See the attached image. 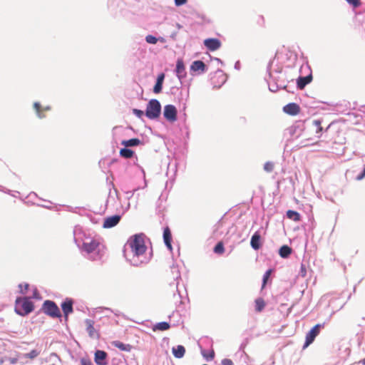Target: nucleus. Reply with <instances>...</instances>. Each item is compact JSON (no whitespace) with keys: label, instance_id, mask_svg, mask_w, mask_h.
<instances>
[{"label":"nucleus","instance_id":"nucleus-1","mask_svg":"<svg viewBox=\"0 0 365 365\" xmlns=\"http://www.w3.org/2000/svg\"><path fill=\"white\" fill-rule=\"evenodd\" d=\"M127 245L130 248V255L132 257L130 258V254L126 250H124V256L130 264L135 267H138L143 263H147L148 259L144 256L146 251V246L145 245L143 234H135L128 240Z\"/></svg>","mask_w":365,"mask_h":365},{"label":"nucleus","instance_id":"nucleus-2","mask_svg":"<svg viewBox=\"0 0 365 365\" xmlns=\"http://www.w3.org/2000/svg\"><path fill=\"white\" fill-rule=\"evenodd\" d=\"M279 56L277 53L267 66V71L272 81L279 83V86L287 88L285 74L282 73V66L279 64Z\"/></svg>","mask_w":365,"mask_h":365},{"label":"nucleus","instance_id":"nucleus-3","mask_svg":"<svg viewBox=\"0 0 365 365\" xmlns=\"http://www.w3.org/2000/svg\"><path fill=\"white\" fill-rule=\"evenodd\" d=\"M34 304L29 297H16L15 302V312L21 317H25L32 312Z\"/></svg>","mask_w":365,"mask_h":365},{"label":"nucleus","instance_id":"nucleus-4","mask_svg":"<svg viewBox=\"0 0 365 365\" xmlns=\"http://www.w3.org/2000/svg\"><path fill=\"white\" fill-rule=\"evenodd\" d=\"M78 247L82 251L86 252L88 254L92 253L98 250L97 255L93 258V259L98 260L102 258L103 255L101 254L100 244L94 239L87 238L83 242L81 245H78Z\"/></svg>","mask_w":365,"mask_h":365},{"label":"nucleus","instance_id":"nucleus-5","mask_svg":"<svg viewBox=\"0 0 365 365\" xmlns=\"http://www.w3.org/2000/svg\"><path fill=\"white\" fill-rule=\"evenodd\" d=\"M161 113V104L157 99H151L148 101L145 110V115L150 120L158 118Z\"/></svg>","mask_w":365,"mask_h":365},{"label":"nucleus","instance_id":"nucleus-6","mask_svg":"<svg viewBox=\"0 0 365 365\" xmlns=\"http://www.w3.org/2000/svg\"><path fill=\"white\" fill-rule=\"evenodd\" d=\"M42 309L43 310V312L52 317V318H59L61 319L62 314L61 313V311L53 301L51 300H46L43 302L42 305Z\"/></svg>","mask_w":365,"mask_h":365},{"label":"nucleus","instance_id":"nucleus-7","mask_svg":"<svg viewBox=\"0 0 365 365\" xmlns=\"http://www.w3.org/2000/svg\"><path fill=\"white\" fill-rule=\"evenodd\" d=\"M324 324H317L314 325L306 334L305 342L303 345V349L308 347L312 344L315 338L320 333L321 329L324 327Z\"/></svg>","mask_w":365,"mask_h":365},{"label":"nucleus","instance_id":"nucleus-8","mask_svg":"<svg viewBox=\"0 0 365 365\" xmlns=\"http://www.w3.org/2000/svg\"><path fill=\"white\" fill-rule=\"evenodd\" d=\"M163 116L169 122L173 123L177 120L178 110L175 106L168 104L164 106Z\"/></svg>","mask_w":365,"mask_h":365},{"label":"nucleus","instance_id":"nucleus-9","mask_svg":"<svg viewBox=\"0 0 365 365\" xmlns=\"http://www.w3.org/2000/svg\"><path fill=\"white\" fill-rule=\"evenodd\" d=\"M74 299L66 297L61 304L65 321L68 320V316L73 312Z\"/></svg>","mask_w":365,"mask_h":365},{"label":"nucleus","instance_id":"nucleus-10","mask_svg":"<svg viewBox=\"0 0 365 365\" xmlns=\"http://www.w3.org/2000/svg\"><path fill=\"white\" fill-rule=\"evenodd\" d=\"M175 72L176 76L180 80V83H182V80L187 76L185 63L182 58H178L176 61Z\"/></svg>","mask_w":365,"mask_h":365},{"label":"nucleus","instance_id":"nucleus-11","mask_svg":"<svg viewBox=\"0 0 365 365\" xmlns=\"http://www.w3.org/2000/svg\"><path fill=\"white\" fill-rule=\"evenodd\" d=\"M204 46L210 51L219 49L222 45L221 41L216 38H208L204 40Z\"/></svg>","mask_w":365,"mask_h":365},{"label":"nucleus","instance_id":"nucleus-12","mask_svg":"<svg viewBox=\"0 0 365 365\" xmlns=\"http://www.w3.org/2000/svg\"><path fill=\"white\" fill-rule=\"evenodd\" d=\"M108 354L103 350L98 349L94 353V361L97 365L108 364Z\"/></svg>","mask_w":365,"mask_h":365},{"label":"nucleus","instance_id":"nucleus-13","mask_svg":"<svg viewBox=\"0 0 365 365\" xmlns=\"http://www.w3.org/2000/svg\"><path fill=\"white\" fill-rule=\"evenodd\" d=\"M121 215H114L110 217H108L104 219L103 227V228H112L116 226L120 221Z\"/></svg>","mask_w":365,"mask_h":365},{"label":"nucleus","instance_id":"nucleus-14","mask_svg":"<svg viewBox=\"0 0 365 365\" xmlns=\"http://www.w3.org/2000/svg\"><path fill=\"white\" fill-rule=\"evenodd\" d=\"M207 71L206 64L201 60L194 61L190 66L191 72H199V73H204Z\"/></svg>","mask_w":365,"mask_h":365},{"label":"nucleus","instance_id":"nucleus-15","mask_svg":"<svg viewBox=\"0 0 365 365\" xmlns=\"http://www.w3.org/2000/svg\"><path fill=\"white\" fill-rule=\"evenodd\" d=\"M312 81V74L310 71L309 74L305 76H299L297 79V87L299 90L304 89L307 85L310 83Z\"/></svg>","mask_w":365,"mask_h":365},{"label":"nucleus","instance_id":"nucleus-16","mask_svg":"<svg viewBox=\"0 0 365 365\" xmlns=\"http://www.w3.org/2000/svg\"><path fill=\"white\" fill-rule=\"evenodd\" d=\"M283 111L290 115H296L300 112V107L296 103H289L283 107Z\"/></svg>","mask_w":365,"mask_h":365},{"label":"nucleus","instance_id":"nucleus-17","mask_svg":"<svg viewBox=\"0 0 365 365\" xmlns=\"http://www.w3.org/2000/svg\"><path fill=\"white\" fill-rule=\"evenodd\" d=\"M85 324L86 325V331L88 334V336L93 339H98L99 334L96 331L94 328V322L92 319H86L85 320Z\"/></svg>","mask_w":365,"mask_h":365},{"label":"nucleus","instance_id":"nucleus-18","mask_svg":"<svg viewBox=\"0 0 365 365\" xmlns=\"http://www.w3.org/2000/svg\"><path fill=\"white\" fill-rule=\"evenodd\" d=\"M250 245L255 250H258L261 247V235L259 231L255 232L250 240Z\"/></svg>","mask_w":365,"mask_h":365},{"label":"nucleus","instance_id":"nucleus-19","mask_svg":"<svg viewBox=\"0 0 365 365\" xmlns=\"http://www.w3.org/2000/svg\"><path fill=\"white\" fill-rule=\"evenodd\" d=\"M33 107L36 111L37 117L40 119L44 118L46 117V115L42 113L43 110H51V107L49 106L42 108L41 103L38 102H34Z\"/></svg>","mask_w":365,"mask_h":365},{"label":"nucleus","instance_id":"nucleus-20","mask_svg":"<svg viewBox=\"0 0 365 365\" xmlns=\"http://www.w3.org/2000/svg\"><path fill=\"white\" fill-rule=\"evenodd\" d=\"M292 252V247L287 245H284L279 249V255L283 259L289 258Z\"/></svg>","mask_w":365,"mask_h":365},{"label":"nucleus","instance_id":"nucleus-21","mask_svg":"<svg viewBox=\"0 0 365 365\" xmlns=\"http://www.w3.org/2000/svg\"><path fill=\"white\" fill-rule=\"evenodd\" d=\"M143 144V142L137 138H130L129 140H123L121 142V145L127 148L135 147Z\"/></svg>","mask_w":365,"mask_h":365},{"label":"nucleus","instance_id":"nucleus-22","mask_svg":"<svg viewBox=\"0 0 365 365\" xmlns=\"http://www.w3.org/2000/svg\"><path fill=\"white\" fill-rule=\"evenodd\" d=\"M172 352L173 356L177 359H181L185 354V349L182 345H178L173 347Z\"/></svg>","mask_w":365,"mask_h":365},{"label":"nucleus","instance_id":"nucleus-23","mask_svg":"<svg viewBox=\"0 0 365 365\" xmlns=\"http://www.w3.org/2000/svg\"><path fill=\"white\" fill-rule=\"evenodd\" d=\"M170 328V324L167 322H160L153 325L152 329L153 331H166Z\"/></svg>","mask_w":365,"mask_h":365},{"label":"nucleus","instance_id":"nucleus-24","mask_svg":"<svg viewBox=\"0 0 365 365\" xmlns=\"http://www.w3.org/2000/svg\"><path fill=\"white\" fill-rule=\"evenodd\" d=\"M120 155L125 159H129L135 155V152L129 148L125 147L120 150Z\"/></svg>","mask_w":365,"mask_h":365},{"label":"nucleus","instance_id":"nucleus-25","mask_svg":"<svg viewBox=\"0 0 365 365\" xmlns=\"http://www.w3.org/2000/svg\"><path fill=\"white\" fill-rule=\"evenodd\" d=\"M113 344L121 351L130 352L133 346L129 344H124L120 341H113Z\"/></svg>","mask_w":365,"mask_h":365},{"label":"nucleus","instance_id":"nucleus-26","mask_svg":"<svg viewBox=\"0 0 365 365\" xmlns=\"http://www.w3.org/2000/svg\"><path fill=\"white\" fill-rule=\"evenodd\" d=\"M286 216L287 218L292 220L294 222H299L301 220V215L298 212L292 210H287Z\"/></svg>","mask_w":365,"mask_h":365},{"label":"nucleus","instance_id":"nucleus-27","mask_svg":"<svg viewBox=\"0 0 365 365\" xmlns=\"http://www.w3.org/2000/svg\"><path fill=\"white\" fill-rule=\"evenodd\" d=\"M255 310L257 312H262L264 307H265V302L262 298H257L255 301Z\"/></svg>","mask_w":365,"mask_h":365},{"label":"nucleus","instance_id":"nucleus-28","mask_svg":"<svg viewBox=\"0 0 365 365\" xmlns=\"http://www.w3.org/2000/svg\"><path fill=\"white\" fill-rule=\"evenodd\" d=\"M279 89H284L287 90L288 92H291L287 88H284L283 86H279V83H276L275 82L272 81L269 83V90L271 92H276Z\"/></svg>","mask_w":365,"mask_h":365},{"label":"nucleus","instance_id":"nucleus-29","mask_svg":"<svg viewBox=\"0 0 365 365\" xmlns=\"http://www.w3.org/2000/svg\"><path fill=\"white\" fill-rule=\"evenodd\" d=\"M163 241L164 242H169L172 241V234L169 227H165L163 230Z\"/></svg>","mask_w":365,"mask_h":365},{"label":"nucleus","instance_id":"nucleus-30","mask_svg":"<svg viewBox=\"0 0 365 365\" xmlns=\"http://www.w3.org/2000/svg\"><path fill=\"white\" fill-rule=\"evenodd\" d=\"M170 268H171V272L173 275V279L176 280V279H178L179 278H180V271L178 269V266L175 264H173V265L170 267Z\"/></svg>","mask_w":365,"mask_h":365},{"label":"nucleus","instance_id":"nucleus-31","mask_svg":"<svg viewBox=\"0 0 365 365\" xmlns=\"http://www.w3.org/2000/svg\"><path fill=\"white\" fill-rule=\"evenodd\" d=\"M214 252L216 254H222L225 251L224 245L222 242H218L214 247Z\"/></svg>","mask_w":365,"mask_h":365},{"label":"nucleus","instance_id":"nucleus-32","mask_svg":"<svg viewBox=\"0 0 365 365\" xmlns=\"http://www.w3.org/2000/svg\"><path fill=\"white\" fill-rule=\"evenodd\" d=\"M40 351L37 349H33L30 352L25 354V358L34 359L40 354Z\"/></svg>","mask_w":365,"mask_h":365},{"label":"nucleus","instance_id":"nucleus-33","mask_svg":"<svg viewBox=\"0 0 365 365\" xmlns=\"http://www.w3.org/2000/svg\"><path fill=\"white\" fill-rule=\"evenodd\" d=\"M272 272V269H269L264 274L263 277H262V288L264 287H265V285H266V284L267 282V280L269 279V278L271 276Z\"/></svg>","mask_w":365,"mask_h":365},{"label":"nucleus","instance_id":"nucleus-34","mask_svg":"<svg viewBox=\"0 0 365 365\" xmlns=\"http://www.w3.org/2000/svg\"><path fill=\"white\" fill-rule=\"evenodd\" d=\"M145 39L149 44H156L158 41V37L151 34L147 35Z\"/></svg>","mask_w":365,"mask_h":365},{"label":"nucleus","instance_id":"nucleus-35","mask_svg":"<svg viewBox=\"0 0 365 365\" xmlns=\"http://www.w3.org/2000/svg\"><path fill=\"white\" fill-rule=\"evenodd\" d=\"M216 73L220 74L219 76L220 78V84L217 86L218 88H220L221 87L222 85H223L225 83V81H227V77L225 74L223 73V71L220 69L217 70Z\"/></svg>","mask_w":365,"mask_h":365},{"label":"nucleus","instance_id":"nucleus-36","mask_svg":"<svg viewBox=\"0 0 365 365\" xmlns=\"http://www.w3.org/2000/svg\"><path fill=\"white\" fill-rule=\"evenodd\" d=\"M264 170L267 173H271L274 170V163L272 162H266L264 165Z\"/></svg>","mask_w":365,"mask_h":365},{"label":"nucleus","instance_id":"nucleus-37","mask_svg":"<svg viewBox=\"0 0 365 365\" xmlns=\"http://www.w3.org/2000/svg\"><path fill=\"white\" fill-rule=\"evenodd\" d=\"M180 96H182V101L180 103L182 104L183 108H185L186 106V101L189 97V89L187 90L185 95L182 93V92H180Z\"/></svg>","mask_w":365,"mask_h":365},{"label":"nucleus","instance_id":"nucleus-38","mask_svg":"<svg viewBox=\"0 0 365 365\" xmlns=\"http://www.w3.org/2000/svg\"><path fill=\"white\" fill-rule=\"evenodd\" d=\"M132 113L139 118H141L144 115H145V112L144 113L143 110L138 108H133L132 110Z\"/></svg>","mask_w":365,"mask_h":365},{"label":"nucleus","instance_id":"nucleus-39","mask_svg":"<svg viewBox=\"0 0 365 365\" xmlns=\"http://www.w3.org/2000/svg\"><path fill=\"white\" fill-rule=\"evenodd\" d=\"M163 83H159V82H155V84L153 87V92L155 93H160L161 91H162V89H163Z\"/></svg>","mask_w":365,"mask_h":365},{"label":"nucleus","instance_id":"nucleus-40","mask_svg":"<svg viewBox=\"0 0 365 365\" xmlns=\"http://www.w3.org/2000/svg\"><path fill=\"white\" fill-rule=\"evenodd\" d=\"M347 3L351 5L354 8H358L361 5L360 0H346Z\"/></svg>","mask_w":365,"mask_h":365},{"label":"nucleus","instance_id":"nucleus-41","mask_svg":"<svg viewBox=\"0 0 365 365\" xmlns=\"http://www.w3.org/2000/svg\"><path fill=\"white\" fill-rule=\"evenodd\" d=\"M365 178V165H364V168L360 172L359 175H357L355 177V179L358 181L363 180Z\"/></svg>","mask_w":365,"mask_h":365},{"label":"nucleus","instance_id":"nucleus-42","mask_svg":"<svg viewBox=\"0 0 365 365\" xmlns=\"http://www.w3.org/2000/svg\"><path fill=\"white\" fill-rule=\"evenodd\" d=\"M291 61H292V64L289 65L288 66L291 67L292 66L294 63L296 62L297 59V56L296 54L294 53H289V56L287 57Z\"/></svg>","mask_w":365,"mask_h":365},{"label":"nucleus","instance_id":"nucleus-43","mask_svg":"<svg viewBox=\"0 0 365 365\" xmlns=\"http://www.w3.org/2000/svg\"><path fill=\"white\" fill-rule=\"evenodd\" d=\"M139 190V187L135 188L133 190L125 191V194L128 195V199L130 200L135 194V192Z\"/></svg>","mask_w":365,"mask_h":365},{"label":"nucleus","instance_id":"nucleus-44","mask_svg":"<svg viewBox=\"0 0 365 365\" xmlns=\"http://www.w3.org/2000/svg\"><path fill=\"white\" fill-rule=\"evenodd\" d=\"M81 365H93V364L90 359L82 358L81 359Z\"/></svg>","mask_w":365,"mask_h":365},{"label":"nucleus","instance_id":"nucleus-45","mask_svg":"<svg viewBox=\"0 0 365 365\" xmlns=\"http://www.w3.org/2000/svg\"><path fill=\"white\" fill-rule=\"evenodd\" d=\"M22 287H23V284H19V287L21 289L20 290V293L21 294H25L26 291L28 290L29 287V284L26 283L24 284V290H22Z\"/></svg>","mask_w":365,"mask_h":365},{"label":"nucleus","instance_id":"nucleus-46","mask_svg":"<svg viewBox=\"0 0 365 365\" xmlns=\"http://www.w3.org/2000/svg\"><path fill=\"white\" fill-rule=\"evenodd\" d=\"M197 17L202 20L203 23H210V19L204 14H198Z\"/></svg>","mask_w":365,"mask_h":365},{"label":"nucleus","instance_id":"nucleus-47","mask_svg":"<svg viewBox=\"0 0 365 365\" xmlns=\"http://www.w3.org/2000/svg\"><path fill=\"white\" fill-rule=\"evenodd\" d=\"M221 365H234L233 362L230 359H224L221 361Z\"/></svg>","mask_w":365,"mask_h":365},{"label":"nucleus","instance_id":"nucleus-48","mask_svg":"<svg viewBox=\"0 0 365 365\" xmlns=\"http://www.w3.org/2000/svg\"><path fill=\"white\" fill-rule=\"evenodd\" d=\"M202 354H203L204 357H205V358H206L207 361L212 360V359H214V357H215V352H214V351H211L210 352V354H209V355H208V356H206V355H205V354H204L203 353H202Z\"/></svg>","mask_w":365,"mask_h":365},{"label":"nucleus","instance_id":"nucleus-49","mask_svg":"<svg viewBox=\"0 0 365 365\" xmlns=\"http://www.w3.org/2000/svg\"><path fill=\"white\" fill-rule=\"evenodd\" d=\"M176 6H180L185 4L187 0H174Z\"/></svg>","mask_w":365,"mask_h":365},{"label":"nucleus","instance_id":"nucleus-50","mask_svg":"<svg viewBox=\"0 0 365 365\" xmlns=\"http://www.w3.org/2000/svg\"><path fill=\"white\" fill-rule=\"evenodd\" d=\"M164 79H165V74L163 73H161L158 76L156 81L163 83Z\"/></svg>","mask_w":365,"mask_h":365},{"label":"nucleus","instance_id":"nucleus-51","mask_svg":"<svg viewBox=\"0 0 365 365\" xmlns=\"http://www.w3.org/2000/svg\"><path fill=\"white\" fill-rule=\"evenodd\" d=\"M307 274L306 267L304 264H301L300 274L302 277H305Z\"/></svg>","mask_w":365,"mask_h":365},{"label":"nucleus","instance_id":"nucleus-52","mask_svg":"<svg viewBox=\"0 0 365 365\" xmlns=\"http://www.w3.org/2000/svg\"><path fill=\"white\" fill-rule=\"evenodd\" d=\"M33 298H34V299H40L41 298L40 294L36 289H35L34 291L33 292Z\"/></svg>","mask_w":365,"mask_h":365},{"label":"nucleus","instance_id":"nucleus-53","mask_svg":"<svg viewBox=\"0 0 365 365\" xmlns=\"http://www.w3.org/2000/svg\"><path fill=\"white\" fill-rule=\"evenodd\" d=\"M322 124V121L320 120H313V125L317 128Z\"/></svg>","mask_w":365,"mask_h":365},{"label":"nucleus","instance_id":"nucleus-54","mask_svg":"<svg viewBox=\"0 0 365 365\" xmlns=\"http://www.w3.org/2000/svg\"><path fill=\"white\" fill-rule=\"evenodd\" d=\"M172 241H169V242H164L165 246L167 247V248L170 250V251H172L173 250V247H172V244H171Z\"/></svg>","mask_w":365,"mask_h":365},{"label":"nucleus","instance_id":"nucleus-55","mask_svg":"<svg viewBox=\"0 0 365 365\" xmlns=\"http://www.w3.org/2000/svg\"><path fill=\"white\" fill-rule=\"evenodd\" d=\"M234 68L236 70H240V68H241V66H240V61H237L235 63V66H234Z\"/></svg>","mask_w":365,"mask_h":365},{"label":"nucleus","instance_id":"nucleus-56","mask_svg":"<svg viewBox=\"0 0 365 365\" xmlns=\"http://www.w3.org/2000/svg\"><path fill=\"white\" fill-rule=\"evenodd\" d=\"M177 34H178V32H177V31H174V32H173V33L170 34V37L172 39L175 40V39H176Z\"/></svg>","mask_w":365,"mask_h":365},{"label":"nucleus","instance_id":"nucleus-57","mask_svg":"<svg viewBox=\"0 0 365 365\" xmlns=\"http://www.w3.org/2000/svg\"><path fill=\"white\" fill-rule=\"evenodd\" d=\"M0 191L4 192H5V193H8V194H10V192H11V190H8V189H6V188H5V187H3L2 186H1V187Z\"/></svg>","mask_w":365,"mask_h":365},{"label":"nucleus","instance_id":"nucleus-58","mask_svg":"<svg viewBox=\"0 0 365 365\" xmlns=\"http://www.w3.org/2000/svg\"><path fill=\"white\" fill-rule=\"evenodd\" d=\"M38 206H41L42 207H44V208H46V209H48V210H52L53 207L51 205H38Z\"/></svg>","mask_w":365,"mask_h":365},{"label":"nucleus","instance_id":"nucleus-59","mask_svg":"<svg viewBox=\"0 0 365 365\" xmlns=\"http://www.w3.org/2000/svg\"><path fill=\"white\" fill-rule=\"evenodd\" d=\"M247 343V339H246L245 342H243V343L241 344L240 347V350H243L245 349V347L246 346Z\"/></svg>","mask_w":365,"mask_h":365},{"label":"nucleus","instance_id":"nucleus-60","mask_svg":"<svg viewBox=\"0 0 365 365\" xmlns=\"http://www.w3.org/2000/svg\"><path fill=\"white\" fill-rule=\"evenodd\" d=\"M158 41H160L162 43H165L166 42V39L164 37L160 36L158 38Z\"/></svg>","mask_w":365,"mask_h":365},{"label":"nucleus","instance_id":"nucleus-61","mask_svg":"<svg viewBox=\"0 0 365 365\" xmlns=\"http://www.w3.org/2000/svg\"><path fill=\"white\" fill-rule=\"evenodd\" d=\"M322 130H323V128H322V125H320L319 127H318L317 128L316 133H321L322 132Z\"/></svg>","mask_w":365,"mask_h":365},{"label":"nucleus","instance_id":"nucleus-62","mask_svg":"<svg viewBox=\"0 0 365 365\" xmlns=\"http://www.w3.org/2000/svg\"><path fill=\"white\" fill-rule=\"evenodd\" d=\"M214 59H215V61H217L219 63H220L221 65H223V64H224L223 61H222L221 59H220V58H215Z\"/></svg>","mask_w":365,"mask_h":365},{"label":"nucleus","instance_id":"nucleus-63","mask_svg":"<svg viewBox=\"0 0 365 365\" xmlns=\"http://www.w3.org/2000/svg\"><path fill=\"white\" fill-rule=\"evenodd\" d=\"M32 196L37 197V195L36 192H32L29 194V197H31Z\"/></svg>","mask_w":365,"mask_h":365},{"label":"nucleus","instance_id":"nucleus-64","mask_svg":"<svg viewBox=\"0 0 365 365\" xmlns=\"http://www.w3.org/2000/svg\"><path fill=\"white\" fill-rule=\"evenodd\" d=\"M359 363H360V364H363V365H365V359H364L361 360V361H359Z\"/></svg>","mask_w":365,"mask_h":365}]
</instances>
